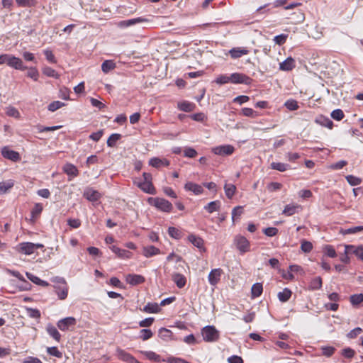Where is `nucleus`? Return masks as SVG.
Listing matches in <instances>:
<instances>
[{
  "label": "nucleus",
  "mask_w": 363,
  "mask_h": 363,
  "mask_svg": "<svg viewBox=\"0 0 363 363\" xmlns=\"http://www.w3.org/2000/svg\"><path fill=\"white\" fill-rule=\"evenodd\" d=\"M184 189L186 191H192L195 195H199L203 191L202 186L191 182L186 183Z\"/></svg>",
  "instance_id": "nucleus-16"
},
{
  "label": "nucleus",
  "mask_w": 363,
  "mask_h": 363,
  "mask_svg": "<svg viewBox=\"0 0 363 363\" xmlns=\"http://www.w3.org/2000/svg\"><path fill=\"white\" fill-rule=\"evenodd\" d=\"M76 325V319H60L57 325L62 331L67 330H73Z\"/></svg>",
  "instance_id": "nucleus-10"
},
{
  "label": "nucleus",
  "mask_w": 363,
  "mask_h": 363,
  "mask_svg": "<svg viewBox=\"0 0 363 363\" xmlns=\"http://www.w3.org/2000/svg\"><path fill=\"white\" fill-rule=\"evenodd\" d=\"M2 156L12 162H17L20 160L21 157L18 152L10 150L8 147H4L1 149Z\"/></svg>",
  "instance_id": "nucleus-8"
},
{
  "label": "nucleus",
  "mask_w": 363,
  "mask_h": 363,
  "mask_svg": "<svg viewBox=\"0 0 363 363\" xmlns=\"http://www.w3.org/2000/svg\"><path fill=\"white\" fill-rule=\"evenodd\" d=\"M19 252L30 255L35 252L34 243L33 242H22L19 244Z\"/></svg>",
  "instance_id": "nucleus-18"
},
{
  "label": "nucleus",
  "mask_w": 363,
  "mask_h": 363,
  "mask_svg": "<svg viewBox=\"0 0 363 363\" xmlns=\"http://www.w3.org/2000/svg\"><path fill=\"white\" fill-rule=\"evenodd\" d=\"M362 231H363V225L354 226L347 229H341L340 233L345 235L348 234H356Z\"/></svg>",
  "instance_id": "nucleus-37"
},
{
  "label": "nucleus",
  "mask_w": 363,
  "mask_h": 363,
  "mask_svg": "<svg viewBox=\"0 0 363 363\" xmlns=\"http://www.w3.org/2000/svg\"><path fill=\"white\" fill-rule=\"evenodd\" d=\"M177 107L179 110L184 112H191L194 111L196 107L195 104L187 101H183L177 104Z\"/></svg>",
  "instance_id": "nucleus-29"
},
{
  "label": "nucleus",
  "mask_w": 363,
  "mask_h": 363,
  "mask_svg": "<svg viewBox=\"0 0 363 363\" xmlns=\"http://www.w3.org/2000/svg\"><path fill=\"white\" fill-rule=\"evenodd\" d=\"M324 253L328 257H331V258H334L337 256V253H336L335 248L331 245H326L324 247Z\"/></svg>",
  "instance_id": "nucleus-50"
},
{
  "label": "nucleus",
  "mask_w": 363,
  "mask_h": 363,
  "mask_svg": "<svg viewBox=\"0 0 363 363\" xmlns=\"http://www.w3.org/2000/svg\"><path fill=\"white\" fill-rule=\"evenodd\" d=\"M291 296V291L288 288L284 289L281 291H279L277 294L278 298L281 302L287 301Z\"/></svg>",
  "instance_id": "nucleus-35"
},
{
  "label": "nucleus",
  "mask_w": 363,
  "mask_h": 363,
  "mask_svg": "<svg viewBox=\"0 0 363 363\" xmlns=\"http://www.w3.org/2000/svg\"><path fill=\"white\" fill-rule=\"evenodd\" d=\"M47 352L51 356H54L57 358L62 357V353L59 351L57 347H50L47 348Z\"/></svg>",
  "instance_id": "nucleus-49"
},
{
  "label": "nucleus",
  "mask_w": 363,
  "mask_h": 363,
  "mask_svg": "<svg viewBox=\"0 0 363 363\" xmlns=\"http://www.w3.org/2000/svg\"><path fill=\"white\" fill-rule=\"evenodd\" d=\"M147 21H148V20L144 17H138L132 19L121 21L117 23V26L119 28H123Z\"/></svg>",
  "instance_id": "nucleus-9"
},
{
  "label": "nucleus",
  "mask_w": 363,
  "mask_h": 363,
  "mask_svg": "<svg viewBox=\"0 0 363 363\" xmlns=\"http://www.w3.org/2000/svg\"><path fill=\"white\" fill-rule=\"evenodd\" d=\"M13 185L14 182L11 179L0 182V195L6 194Z\"/></svg>",
  "instance_id": "nucleus-33"
},
{
  "label": "nucleus",
  "mask_w": 363,
  "mask_h": 363,
  "mask_svg": "<svg viewBox=\"0 0 363 363\" xmlns=\"http://www.w3.org/2000/svg\"><path fill=\"white\" fill-rule=\"evenodd\" d=\"M118 355L120 359L128 363H140L133 356L122 350H118Z\"/></svg>",
  "instance_id": "nucleus-21"
},
{
  "label": "nucleus",
  "mask_w": 363,
  "mask_h": 363,
  "mask_svg": "<svg viewBox=\"0 0 363 363\" xmlns=\"http://www.w3.org/2000/svg\"><path fill=\"white\" fill-rule=\"evenodd\" d=\"M228 363H243V359L241 357L233 355L228 358Z\"/></svg>",
  "instance_id": "nucleus-64"
},
{
  "label": "nucleus",
  "mask_w": 363,
  "mask_h": 363,
  "mask_svg": "<svg viewBox=\"0 0 363 363\" xmlns=\"http://www.w3.org/2000/svg\"><path fill=\"white\" fill-rule=\"evenodd\" d=\"M204 341L208 342H216L220 337L219 331L213 325H206L201 330Z\"/></svg>",
  "instance_id": "nucleus-3"
},
{
  "label": "nucleus",
  "mask_w": 363,
  "mask_h": 363,
  "mask_svg": "<svg viewBox=\"0 0 363 363\" xmlns=\"http://www.w3.org/2000/svg\"><path fill=\"white\" fill-rule=\"evenodd\" d=\"M342 354L346 357V358H352L354 354H355V352L354 350L350 348V347H347V348H345L342 350Z\"/></svg>",
  "instance_id": "nucleus-62"
},
{
  "label": "nucleus",
  "mask_w": 363,
  "mask_h": 363,
  "mask_svg": "<svg viewBox=\"0 0 363 363\" xmlns=\"http://www.w3.org/2000/svg\"><path fill=\"white\" fill-rule=\"evenodd\" d=\"M229 53L232 58L237 59L242 55H247L249 53V50L245 48H233L230 51Z\"/></svg>",
  "instance_id": "nucleus-19"
},
{
  "label": "nucleus",
  "mask_w": 363,
  "mask_h": 363,
  "mask_svg": "<svg viewBox=\"0 0 363 363\" xmlns=\"http://www.w3.org/2000/svg\"><path fill=\"white\" fill-rule=\"evenodd\" d=\"M231 83L233 84H242L245 85H250L252 79L243 73H233L230 74Z\"/></svg>",
  "instance_id": "nucleus-5"
},
{
  "label": "nucleus",
  "mask_w": 363,
  "mask_h": 363,
  "mask_svg": "<svg viewBox=\"0 0 363 363\" xmlns=\"http://www.w3.org/2000/svg\"><path fill=\"white\" fill-rule=\"evenodd\" d=\"M55 291L59 299L65 300L67 297L68 294V286L67 284L62 285H54Z\"/></svg>",
  "instance_id": "nucleus-14"
},
{
  "label": "nucleus",
  "mask_w": 363,
  "mask_h": 363,
  "mask_svg": "<svg viewBox=\"0 0 363 363\" xmlns=\"http://www.w3.org/2000/svg\"><path fill=\"white\" fill-rule=\"evenodd\" d=\"M242 113L245 116L254 118L257 116L256 112L251 108H243L242 109Z\"/></svg>",
  "instance_id": "nucleus-63"
},
{
  "label": "nucleus",
  "mask_w": 363,
  "mask_h": 363,
  "mask_svg": "<svg viewBox=\"0 0 363 363\" xmlns=\"http://www.w3.org/2000/svg\"><path fill=\"white\" fill-rule=\"evenodd\" d=\"M138 187L144 192L150 194L155 195L156 194V189L154 187L152 182H140Z\"/></svg>",
  "instance_id": "nucleus-23"
},
{
  "label": "nucleus",
  "mask_w": 363,
  "mask_h": 363,
  "mask_svg": "<svg viewBox=\"0 0 363 363\" xmlns=\"http://www.w3.org/2000/svg\"><path fill=\"white\" fill-rule=\"evenodd\" d=\"M27 76L34 81H37L38 79L39 73L35 67H30L28 72Z\"/></svg>",
  "instance_id": "nucleus-58"
},
{
  "label": "nucleus",
  "mask_w": 363,
  "mask_h": 363,
  "mask_svg": "<svg viewBox=\"0 0 363 363\" xmlns=\"http://www.w3.org/2000/svg\"><path fill=\"white\" fill-rule=\"evenodd\" d=\"M46 330L50 336H51L54 340L57 342L60 341L61 335L55 326L51 324H48L46 327Z\"/></svg>",
  "instance_id": "nucleus-30"
},
{
  "label": "nucleus",
  "mask_w": 363,
  "mask_h": 363,
  "mask_svg": "<svg viewBox=\"0 0 363 363\" xmlns=\"http://www.w3.org/2000/svg\"><path fill=\"white\" fill-rule=\"evenodd\" d=\"M17 5L20 7H33L36 5L35 0H15Z\"/></svg>",
  "instance_id": "nucleus-42"
},
{
  "label": "nucleus",
  "mask_w": 363,
  "mask_h": 363,
  "mask_svg": "<svg viewBox=\"0 0 363 363\" xmlns=\"http://www.w3.org/2000/svg\"><path fill=\"white\" fill-rule=\"evenodd\" d=\"M315 122L321 126L327 127L330 129H332L333 126V122L329 118L323 116L317 117Z\"/></svg>",
  "instance_id": "nucleus-26"
},
{
  "label": "nucleus",
  "mask_w": 363,
  "mask_h": 363,
  "mask_svg": "<svg viewBox=\"0 0 363 363\" xmlns=\"http://www.w3.org/2000/svg\"><path fill=\"white\" fill-rule=\"evenodd\" d=\"M160 306L157 303H148L143 308V311L147 313H155L159 312Z\"/></svg>",
  "instance_id": "nucleus-34"
},
{
  "label": "nucleus",
  "mask_w": 363,
  "mask_h": 363,
  "mask_svg": "<svg viewBox=\"0 0 363 363\" xmlns=\"http://www.w3.org/2000/svg\"><path fill=\"white\" fill-rule=\"evenodd\" d=\"M345 253L353 254L357 258L363 261V247L361 245L354 246L352 245H345Z\"/></svg>",
  "instance_id": "nucleus-7"
},
{
  "label": "nucleus",
  "mask_w": 363,
  "mask_h": 363,
  "mask_svg": "<svg viewBox=\"0 0 363 363\" xmlns=\"http://www.w3.org/2000/svg\"><path fill=\"white\" fill-rule=\"evenodd\" d=\"M149 164L155 168H160L162 166H169V161L167 159H160L158 157H152L149 161Z\"/></svg>",
  "instance_id": "nucleus-22"
},
{
  "label": "nucleus",
  "mask_w": 363,
  "mask_h": 363,
  "mask_svg": "<svg viewBox=\"0 0 363 363\" xmlns=\"http://www.w3.org/2000/svg\"><path fill=\"white\" fill-rule=\"evenodd\" d=\"M43 52H44V55L48 62H50L51 63H56L57 61H56L55 57L50 50L46 49L43 51Z\"/></svg>",
  "instance_id": "nucleus-57"
},
{
  "label": "nucleus",
  "mask_w": 363,
  "mask_h": 363,
  "mask_svg": "<svg viewBox=\"0 0 363 363\" xmlns=\"http://www.w3.org/2000/svg\"><path fill=\"white\" fill-rule=\"evenodd\" d=\"M43 211V206L40 203H35L31 211L32 218H35L38 217Z\"/></svg>",
  "instance_id": "nucleus-53"
},
{
  "label": "nucleus",
  "mask_w": 363,
  "mask_h": 363,
  "mask_svg": "<svg viewBox=\"0 0 363 363\" xmlns=\"http://www.w3.org/2000/svg\"><path fill=\"white\" fill-rule=\"evenodd\" d=\"M296 66V62L291 57H287L284 61L279 64V69L282 71H291Z\"/></svg>",
  "instance_id": "nucleus-15"
},
{
  "label": "nucleus",
  "mask_w": 363,
  "mask_h": 363,
  "mask_svg": "<svg viewBox=\"0 0 363 363\" xmlns=\"http://www.w3.org/2000/svg\"><path fill=\"white\" fill-rule=\"evenodd\" d=\"M278 229L274 227H269L264 229V233L268 237L275 236L278 233Z\"/></svg>",
  "instance_id": "nucleus-61"
},
{
  "label": "nucleus",
  "mask_w": 363,
  "mask_h": 363,
  "mask_svg": "<svg viewBox=\"0 0 363 363\" xmlns=\"http://www.w3.org/2000/svg\"><path fill=\"white\" fill-rule=\"evenodd\" d=\"M6 113L10 117L18 118L20 117V113L17 108L13 106H9L6 108Z\"/></svg>",
  "instance_id": "nucleus-47"
},
{
  "label": "nucleus",
  "mask_w": 363,
  "mask_h": 363,
  "mask_svg": "<svg viewBox=\"0 0 363 363\" xmlns=\"http://www.w3.org/2000/svg\"><path fill=\"white\" fill-rule=\"evenodd\" d=\"M350 303L352 306H357L363 302V294H353L350 298Z\"/></svg>",
  "instance_id": "nucleus-43"
},
{
  "label": "nucleus",
  "mask_w": 363,
  "mask_h": 363,
  "mask_svg": "<svg viewBox=\"0 0 363 363\" xmlns=\"http://www.w3.org/2000/svg\"><path fill=\"white\" fill-rule=\"evenodd\" d=\"M116 67V63L113 60H105L101 65V69L104 73H108Z\"/></svg>",
  "instance_id": "nucleus-36"
},
{
  "label": "nucleus",
  "mask_w": 363,
  "mask_h": 363,
  "mask_svg": "<svg viewBox=\"0 0 363 363\" xmlns=\"http://www.w3.org/2000/svg\"><path fill=\"white\" fill-rule=\"evenodd\" d=\"M168 233L173 238L179 239L180 238V231L174 227H169Z\"/></svg>",
  "instance_id": "nucleus-59"
},
{
  "label": "nucleus",
  "mask_w": 363,
  "mask_h": 363,
  "mask_svg": "<svg viewBox=\"0 0 363 363\" xmlns=\"http://www.w3.org/2000/svg\"><path fill=\"white\" fill-rule=\"evenodd\" d=\"M345 179L351 186H358L362 183V179L354 175H347Z\"/></svg>",
  "instance_id": "nucleus-44"
},
{
  "label": "nucleus",
  "mask_w": 363,
  "mask_h": 363,
  "mask_svg": "<svg viewBox=\"0 0 363 363\" xmlns=\"http://www.w3.org/2000/svg\"><path fill=\"white\" fill-rule=\"evenodd\" d=\"M285 106L289 111H295L298 108V105L296 101L290 99L285 102Z\"/></svg>",
  "instance_id": "nucleus-51"
},
{
  "label": "nucleus",
  "mask_w": 363,
  "mask_h": 363,
  "mask_svg": "<svg viewBox=\"0 0 363 363\" xmlns=\"http://www.w3.org/2000/svg\"><path fill=\"white\" fill-rule=\"evenodd\" d=\"M147 201L151 206L163 212L169 213L173 208L172 204L163 198L151 197L148 199Z\"/></svg>",
  "instance_id": "nucleus-2"
},
{
  "label": "nucleus",
  "mask_w": 363,
  "mask_h": 363,
  "mask_svg": "<svg viewBox=\"0 0 363 363\" xmlns=\"http://www.w3.org/2000/svg\"><path fill=\"white\" fill-rule=\"evenodd\" d=\"M220 207V201H213L210 203H208L207 205L204 206V209L208 213H213V212L219 211Z\"/></svg>",
  "instance_id": "nucleus-31"
},
{
  "label": "nucleus",
  "mask_w": 363,
  "mask_h": 363,
  "mask_svg": "<svg viewBox=\"0 0 363 363\" xmlns=\"http://www.w3.org/2000/svg\"><path fill=\"white\" fill-rule=\"evenodd\" d=\"M235 148L230 145H219L212 148V152L218 155H230L233 153Z\"/></svg>",
  "instance_id": "nucleus-6"
},
{
  "label": "nucleus",
  "mask_w": 363,
  "mask_h": 363,
  "mask_svg": "<svg viewBox=\"0 0 363 363\" xmlns=\"http://www.w3.org/2000/svg\"><path fill=\"white\" fill-rule=\"evenodd\" d=\"M160 253V249L153 245L146 246L143 248V255L147 258L159 255Z\"/></svg>",
  "instance_id": "nucleus-24"
},
{
  "label": "nucleus",
  "mask_w": 363,
  "mask_h": 363,
  "mask_svg": "<svg viewBox=\"0 0 363 363\" xmlns=\"http://www.w3.org/2000/svg\"><path fill=\"white\" fill-rule=\"evenodd\" d=\"M188 240H189L190 242H191L195 247H198L199 249H200L201 250H205V249L203 248V243H204V241L203 240L200 238V237H198L196 235H189L188 237Z\"/></svg>",
  "instance_id": "nucleus-28"
},
{
  "label": "nucleus",
  "mask_w": 363,
  "mask_h": 363,
  "mask_svg": "<svg viewBox=\"0 0 363 363\" xmlns=\"http://www.w3.org/2000/svg\"><path fill=\"white\" fill-rule=\"evenodd\" d=\"M84 196L90 201H96L101 198V194L92 188H87L84 191Z\"/></svg>",
  "instance_id": "nucleus-12"
},
{
  "label": "nucleus",
  "mask_w": 363,
  "mask_h": 363,
  "mask_svg": "<svg viewBox=\"0 0 363 363\" xmlns=\"http://www.w3.org/2000/svg\"><path fill=\"white\" fill-rule=\"evenodd\" d=\"M222 270L220 268L212 269L208 274V281L212 286H216L220 281Z\"/></svg>",
  "instance_id": "nucleus-11"
},
{
  "label": "nucleus",
  "mask_w": 363,
  "mask_h": 363,
  "mask_svg": "<svg viewBox=\"0 0 363 363\" xmlns=\"http://www.w3.org/2000/svg\"><path fill=\"white\" fill-rule=\"evenodd\" d=\"M111 250L114 252L118 257L122 259H128L131 257L132 252L128 250L121 249L115 245L111 247Z\"/></svg>",
  "instance_id": "nucleus-20"
},
{
  "label": "nucleus",
  "mask_w": 363,
  "mask_h": 363,
  "mask_svg": "<svg viewBox=\"0 0 363 363\" xmlns=\"http://www.w3.org/2000/svg\"><path fill=\"white\" fill-rule=\"evenodd\" d=\"M301 209H302V208L300 205L289 204L284 207V208L282 211V213L286 216H293L294 214L298 213Z\"/></svg>",
  "instance_id": "nucleus-17"
},
{
  "label": "nucleus",
  "mask_w": 363,
  "mask_h": 363,
  "mask_svg": "<svg viewBox=\"0 0 363 363\" xmlns=\"http://www.w3.org/2000/svg\"><path fill=\"white\" fill-rule=\"evenodd\" d=\"M4 64L16 69L25 70L27 69V67L23 66L21 58L10 54H2L0 55V65Z\"/></svg>",
  "instance_id": "nucleus-1"
},
{
  "label": "nucleus",
  "mask_w": 363,
  "mask_h": 363,
  "mask_svg": "<svg viewBox=\"0 0 363 363\" xmlns=\"http://www.w3.org/2000/svg\"><path fill=\"white\" fill-rule=\"evenodd\" d=\"M191 119L195 121L203 122L207 119V116L203 113H196L191 116Z\"/></svg>",
  "instance_id": "nucleus-60"
},
{
  "label": "nucleus",
  "mask_w": 363,
  "mask_h": 363,
  "mask_svg": "<svg viewBox=\"0 0 363 363\" xmlns=\"http://www.w3.org/2000/svg\"><path fill=\"white\" fill-rule=\"evenodd\" d=\"M215 82L218 84H224L228 82H231L230 75L228 76L225 74H221L216 78Z\"/></svg>",
  "instance_id": "nucleus-52"
},
{
  "label": "nucleus",
  "mask_w": 363,
  "mask_h": 363,
  "mask_svg": "<svg viewBox=\"0 0 363 363\" xmlns=\"http://www.w3.org/2000/svg\"><path fill=\"white\" fill-rule=\"evenodd\" d=\"M322 279L320 277H316L311 279L308 288L311 291L318 290L322 287Z\"/></svg>",
  "instance_id": "nucleus-32"
},
{
  "label": "nucleus",
  "mask_w": 363,
  "mask_h": 363,
  "mask_svg": "<svg viewBox=\"0 0 363 363\" xmlns=\"http://www.w3.org/2000/svg\"><path fill=\"white\" fill-rule=\"evenodd\" d=\"M271 168L279 172H285L290 169V165L282 162H272L271 164Z\"/></svg>",
  "instance_id": "nucleus-38"
},
{
  "label": "nucleus",
  "mask_w": 363,
  "mask_h": 363,
  "mask_svg": "<svg viewBox=\"0 0 363 363\" xmlns=\"http://www.w3.org/2000/svg\"><path fill=\"white\" fill-rule=\"evenodd\" d=\"M121 138V135L118 133H113L111 134L107 140V145L108 147H113L116 145L117 141H118Z\"/></svg>",
  "instance_id": "nucleus-40"
},
{
  "label": "nucleus",
  "mask_w": 363,
  "mask_h": 363,
  "mask_svg": "<svg viewBox=\"0 0 363 363\" xmlns=\"http://www.w3.org/2000/svg\"><path fill=\"white\" fill-rule=\"evenodd\" d=\"M140 337L143 340H147L152 336V332L150 329H142L140 331Z\"/></svg>",
  "instance_id": "nucleus-54"
},
{
  "label": "nucleus",
  "mask_w": 363,
  "mask_h": 363,
  "mask_svg": "<svg viewBox=\"0 0 363 363\" xmlns=\"http://www.w3.org/2000/svg\"><path fill=\"white\" fill-rule=\"evenodd\" d=\"M313 249V245L307 240H302L301 242V250L305 253H309Z\"/></svg>",
  "instance_id": "nucleus-46"
},
{
  "label": "nucleus",
  "mask_w": 363,
  "mask_h": 363,
  "mask_svg": "<svg viewBox=\"0 0 363 363\" xmlns=\"http://www.w3.org/2000/svg\"><path fill=\"white\" fill-rule=\"evenodd\" d=\"M262 284L261 283H255L252 285L251 289L252 296L253 297H258L262 294Z\"/></svg>",
  "instance_id": "nucleus-39"
},
{
  "label": "nucleus",
  "mask_w": 363,
  "mask_h": 363,
  "mask_svg": "<svg viewBox=\"0 0 363 363\" xmlns=\"http://www.w3.org/2000/svg\"><path fill=\"white\" fill-rule=\"evenodd\" d=\"M64 106L65 104L63 102L60 101H55L48 105V108L50 111L54 112Z\"/></svg>",
  "instance_id": "nucleus-48"
},
{
  "label": "nucleus",
  "mask_w": 363,
  "mask_h": 363,
  "mask_svg": "<svg viewBox=\"0 0 363 363\" xmlns=\"http://www.w3.org/2000/svg\"><path fill=\"white\" fill-rule=\"evenodd\" d=\"M224 190L226 196L228 199H231L235 192L236 187L233 184H225L224 186Z\"/></svg>",
  "instance_id": "nucleus-41"
},
{
  "label": "nucleus",
  "mask_w": 363,
  "mask_h": 363,
  "mask_svg": "<svg viewBox=\"0 0 363 363\" xmlns=\"http://www.w3.org/2000/svg\"><path fill=\"white\" fill-rule=\"evenodd\" d=\"M63 171L72 177H75L78 175L79 171L76 166L72 164L67 163L63 167Z\"/></svg>",
  "instance_id": "nucleus-27"
},
{
  "label": "nucleus",
  "mask_w": 363,
  "mask_h": 363,
  "mask_svg": "<svg viewBox=\"0 0 363 363\" xmlns=\"http://www.w3.org/2000/svg\"><path fill=\"white\" fill-rule=\"evenodd\" d=\"M233 243L240 254H245L250 250V241L241 235H237L234 238Z\"/></svg>",
  "instance_id": "nucleus-4"
},
{
  "label": "nucleus",
  "mask_w": 363,
  "mask_h": 363,
  "mask_svg": "<svg viewBox=\"0 0 363 363\" xmlns=\"http://www.w3.org/2000/svg\"><path fill=\"white\" fill-rule=\"evenodd\" d=\"M43 73L50 77H53L55 79H57L59 77V74L56 72V71L50 67H45L43 69Z\"/></svg>",
  "instance_id": "nucleus-45"
},
{
  "label": "nucleus",
  "mask_w": 363,
  "mask_h": 363,
  "mask_svg": "<svg viewBox=\"0 0 363 363\" xmlns=\"http://www.w3.org/2000/svg\"><path fill=\"white\" fill-rule=\"evenodd\" d=\"M172 280L179 289L183 288L186 285V277L179 273H174L172 274Z\"/></svg>",
  "instance_id": "nucleus-25"
},
{
  "label": "nucleus",
  "mask_w": 363,
  "mask_h": 363,
  "mask_svg": "<svg viewBox=\"0 0 363 363\" xmlns=\"http://www.w3.org/2000/svg\"><path fill=\"white\" fill-rule=\"evenodd\" d=\"M197 155V152L193 147H186L184 151V156L189 158H194Z\"/></svg>",
  "instance_id": "nucleus-56"
},
{
  "label": "nucleus",
  "mask_w": 363,
  "mask_h": 363,
  "mask_svg": "<svg viewBox=\"0 0 363 363\" xmlns=\"http://www.w3.org/2000/svg\"><path fill=\"white\" fill-rule=\"evenodd\" d=\"M145 277L140 274H129L125 277L126 282L132 286L142 284L145 281Z\"/></svg>",
  "instance_id": "nucleus-13"
},
{
  "label": "nucleus",
  "mask_w": 363,
  "mask_h": 363,
  "mask_svg": "<svg viewBox=\"0 0 363 363\" xmlns=\"http://www.w3.org/2000/svg\"><path fill=\"white\" fill-rule=\"evenodd\" d=\"M344 113L341 109H335L332 111L331 117L336 121H340L344 118Z\"/></svg>",
  "instance_id": "nucleus-55"
}]
</instances>
